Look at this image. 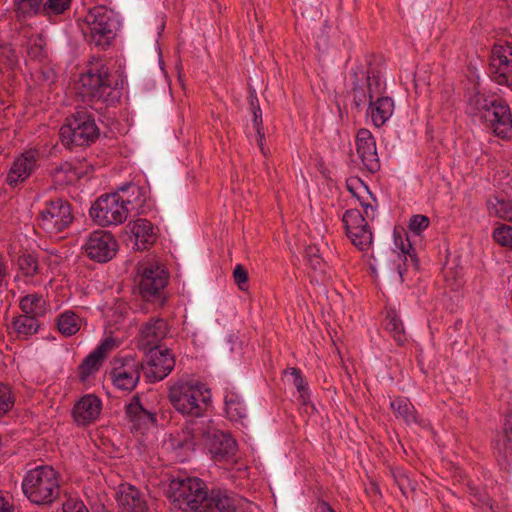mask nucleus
Returning <instances> with one entry per match:
<instances>
[{
    "instance_id": "nucleus-1",
    "label": "nucleus",
    "mask_w": 512,
    "mask_h": 512,
    "mask_svg": "<svg viewBox=\"0 0 512 512\" xmlns=\"http://www.w3.org/2000/svg\"><path fill=\"white\" fill-rule=\"evenodd\" d=\"M167 497L184 512H243V500L226 490L207 489L198 477H177L170 481Z\"/></svg>"
},
{
    "instance_id": "nucleus-2",
    "label": "nucleus",
    "mask_w": 512,
    "mask_h": 512,
    "mask_svg": "<svg viewBox=\"0 0 512 512\" xmlns=\"http://www.w3.org/2000/svg\"><path fill=\"white\" fill-rule=\"evenodd\" d=\"M374 55L366 56L367 68L357 63L350 72L353 105L357 111H362L368 104L367 115L371 117L376 127L383 126L392 116L394 101L391 97L382 96L385 92V83L381 80L380 71L372 67Z\"/></svg>"
},
{
    "instance_id": "nucleus-3",
    "label": "nucleus",
    "mask_w": 512,
    "mask_h": 512,
    "mask_svg": "<svg viewBox=\"0 0 512 512\" xmlns=\"http://www.w3.org/2000/svg\"><path fill=\"white\" fill-rule=\"evenodd\" d=\"M111 77L105 65H90L81 74L78 82L77 90L82 101L98 112L118 103L122 92L112 86Z\"/></svg>"
},
{
    "instance_id": "nucleus-4",
    "label": "nucleus",
    "mask_w": 512,
    "mask_h": 512,
    "mask_svg": "<svg viewBox=\"0 0 512 512\" xmlns=\"http://www.w3.org/2000/svg\"><path fill=\"white\" fill-rule=\"evenodd\" d=\"M466 112L478 117L497 137H512V114L504 100L476 92L468 98Z\"/></svg>"
},
{
    "instance_id": "nucleus-5",
    "label": "nucleus",
    "mask_w": 512,
    "mask_h": 512,
    "mask_svg": "<svg viewBox=\"0 0 512 512\" xmlns=\"http://www.w3.org/2000/svg\"><path fill=\"white\" fill-rule=\"evenodd\" d=\"M168 399L186 417H202L211 402V391L198 380H180L169 387Z\"/></svg>"
},
{
    "instance_id": "nucleus-6",
    "label": "nucleus",
    "mask_w": 512,
    "mask_h": 512,
    "mask_svg": "<svg viewBox=\"0 0 512 512\" xmlns=\"http://www.w3.org/2000/svg\"><path fill=\"white\" fill-rule=\"evenodd\" d=\"M22 490L31 503L50 506L61 494L58 474L51 466H38L27 472Z\"/></svg>"
},
{
    "instance_id": "nucleus-7",
    "label": "nucleus",
    "mask_w": 512,
    "mask_h": 512,
    "mask_svg": "<svg viewBox=\"0 0 512 512\" xmlns=\"http://www.w3.org/2000/svg\"><path fill=\"white\" fill-rule=\"evenodd\" d=\"M60 139L64 146L72 149L74 146H89L100 134L94 116L84 107L76 109L66 117L60 128Z\"/></svg>"
},
{
    "instance_id": "nucleus-8",
    "label": "nucleus",
    "mask_w": 512,
    "mask_h": 512,
    "mask_svg": "<svg viewBox=\"0 0 512 512\" xmlns=\"http://www.w3.org/2000/svg\"><path fill=\"white\" fill-rule=\"evenodd\" d=\"M134 202L123 198L118 193L100 196L90 209V216L100 226L118 225L123 223Z\"/></svg>"
},
{
    "instance_id": "nucleus-9",
    "label": "nucleus",
    "mask_w": 512,
    "mask_h": 512,
    "mask_svg": "<svg viewBox=\"0 0 512 512\" xmlns=\"http://www.w3.org/2000/svg\"><path fill=\"white\" fill-rule=\"evenodd\" d=\"M89 34H85L87 41L103 49L110 45L115 38L117 21L111 10L104 6L91 9L86 16Z\"/></svg>"
},
{
    "instance_id": "nucleus-10",
    "label": "nucleus",
    "mask_w": 512,
    "mask_h": 512,
    "mask_svg": "<svg viewBox=\"0 0 512 512\" xmlns=\"http://www.w3.org/2000/svg\"><path fill=\"white\" fill-rule=\"evenodd\" d=\"M74 215L71 204L61 198L46 202L38 216V225L45 232L58 234L67 229L73 222Z\"/></svg>"
},
{
    "instance_id": "nucleus-11",
    "label": "nucleus",
    "mask_w": 512,
    "mask_h": 512,
    "mask_svg": "<svg viewBox=\"0 0 512 512\" xmlns=\"http://www.w3.org/2000/svg\"><path fill=\"white\" fill-rule=\"evenodd\" d=\"M136 282L140 294L145 301L164 303L163 290L168 283V275L164 269L153 264L138 268Z\"/></svg>"
},
{
    "instance_id": "nucleus-12",
    "label": "nucleus",
    "mask_w": 512,
    "mask_h": 512,
    "mask_svg": "<svg viewBox=\"0 0 512 512\" xmlns=\"http://www.w3.org/2000/svg\"><path fill=\"white\" fill-rule=\"evenodd\" d=\"M111 364L109 376L113 385L121 390L132 391L140 380L142 365L132 357H116Z\"/></svg>"
},
{
    "instance_id": "nucleus-13",
    "label": "nucleus",
    "mask_w": 512,
    "mask_h": 512,
    "mask_svg": "<svg viewBox=\"0 0 512 512\" xmlns=\"http://www.w3.org/2000/svg\"><path fill=\"white\" fill-rule=\"evenodd\" d=\"M488 72L500 85L512 86V44H496L490 54Z\"/></svg>"
},
{
    "instance_id": "nucleus-14",
    "label": "nucleus",
    "mask_w": 512,
    "mask_h": 512,
    "mask_svg": "<svg viewBox=\"0 0 512 512\" xmlns=\"http://www.w3.org/2000/svg\"><path fill=\"white\" fill-rule=\"evenodd\" d=\"M85 255L98 263L111 260L117 251V241L113 235L104 230L92 232L83 246Z\"/></svg>"
},
{
    "instance_id": "nucleus-15",
    "label": "nucleus",
    "mask_w": 512,
    "mask_h": 512,
    "mask_svg": "<svg viewBox=\"0 0 512 512\" xmlns=\"http://www.w3.org/2000/svg\"><path fill=\"white\" fill-rule=\"evenodd\" d=\"M147 377L155 382L163 380L175 367V359L167 348L150 347L147 354Z\"/></svg>"
},
{
    "instance_id": "nucleus-16",
    "label": "nucleus",
    "mask_w": 512,
    "mask_h": 512,
    "mask_svg": "<svg viewBox=\"0 0 512 512\" xmlns=\"http://www.w3.org/2000/svg\"><path fill=\"white\" fill-rule=\"evenodd\" d=\"M38 156L37 150L30 149L17 157L7 174L6 183L11 187H16L28 179L36 169Z\"/></svg>"
},
{
    "instance_id": "nucleus-17",
    "label": "nucleus",
    "mask_w": 512,
    "mask_h": 512,
    "mask_svg": "<svg viewBox=\"0 0 512 512\" xmlns=\"http://www.w3.org/2000/svg\"><path fill=\"white\" fill-rule=\"evenodd\" d=\"M356 150L367 171L375 173L380 169L376 142L368 129L361 128L358 130L356 134Z\"/></svg>"
},
{
    "instance_id": "nucleus-18",
    "label": "nucleus",
    "mask_w": 512,
    "mask_h": 512,
    "mask_svg": "<svg viewBox=\"0 0 512 512\" xmlns=\"http://www.w3.org/2000/svg\"><path fill=\"white\" fill-rule=\"evenodd\" d=\"M116 500L121 512H148L149 506L143 493L135 486L123 483L116 492Z\"/></svg>"
},
{
    "instance_id": "nucleus-19",
    "label": "nucleus",
    "mask_w": 512,
    "mask_h": 512,
    "mask_svg": "<svg viewBox=\"0 0 512 512\" xmlns=\"http://www.w3.org/2000/svg\"><path fill=\"white\" fill-rule=\"evenodd\" d=\"M386 254L392 262V266L385 267L384 263H381L382 267L387 271H393L395 266L401 282L404 281V273L407 271L408 266H413L415 270L419 269V260L414 253V248L410 242H408L407 245L402 243L401 253H397L395 250L390 249Z\"/></svg>"
},
{
    "instance_id": "nucleus-20",
    "label": "nucleus",
    "mask_w": 512,
    "mask_h": 512,
    "mask_svg": "<svg viewBox=\"0 0 512 512\" xmlns=\"http://www.w3.org/2000/svg\"><path fill=\"white\" fill-rule=\"evenodd\" d=\"M115 347L116 343L112 338H106L102 341L80 364V379L85 381L90 375L98 371L107 353Z\"/></svg>"
},
{
    "instance_id": "nucleus-21",
    "label": "nucleus",
    "mask_w": 512,
    "mask_h": 512,
    "mask_svg": "<svg viewBox=\"0 0 512 512\" xmlns=\"http://www.w3.org/2000/svg\"><path fill=\"white\" fill-rule=\"evenodd\" d=\"M101 401L95 395L89 394L82 397L73 407L74 420L79 425H87L94 421L101 412Z\"/></svg>"
},
{
    "instance_id": "nucleus-22",
    "label": "nucleus",
    "mask_w": 512,
    "mask_h": 512,
    "mask_svg": "<svg viewBox=\"0 0 512 512\" xmlns=\"http://www.w3.org/2000/svg\"><path fill=\"white\" fill-rule=\"evenodd\" d=\"M125 414L132 428L141 430L149 424L156 423V414L145 409L140 401L139 395H134L131 401L125 405Z\"/></svg>"
},
{
    "instance_id": "nucleus-23",
    "label": "nucleus",
    "mask_w": 512,
    "mask_h": 512,
    "mask_svg": "<svg viewBox=\"0 0 512 512\" xmlns=\"http://www.w3.org/2000/svg\"><path fill=\"white\" fill-rule=\"evenodd\" d=\"M168 333L167 322L162 318H152L140 329L141 342L145 346L155 347Z\"/></svg>"
},
{
    "instance_id": "nucleus-24",
    "label": "nucleus",
    "mask_w": 512,
    "mask_h": 512,
    "mask_svg": "<svg viewBox=\"0 0 512 512\" xmlns=\"http://www.w3.org/2000/svg\"><path fill=\"white\" fill-rule=\"evenodd\" d=\"M130 231L135 237L136 249L143 251L148 249L156 241L153 224L147 219H137L129 223Z\"/></svg>"
},
{
    "instance_id": "nucleus-25",
    "label": "nucleus",
    "mask_w": 512,
    "mask_h": 512,
    "mask_svg": "<svg viewBox=\"0 0 512 512\" xmlns=\"http://www.w3.org/2000/svg\"><path fill=\"white\" fill-rule=\"evenodd\" d=\"M184 438L178 443L177 447L182 449L194 450L197 441L210 437L207 424L203 421L191 420L185 424L182 429Z\"/></svg>"
},
{
    "instance_id": "nucleus-26",
    "label": "nucleus",
    "mask_w": 512,
    "mask_h": 512,
    "mask_svg": "<svg viewBox=\"0 0 512 512\" xmlns=\"http://www.w3.org/2000/svg\"><path fill=\"white\" fill-rule=\"evenodd\" d=\"M236 450L237 443L230 435L224 432L213 434L210 451L216 460L229 459L235 455Z\"/></svg>"
},
{
    "instance_id": "nucleus-27",
    "label": "nucleus",
    "mask_w": 512,
    "mask_h": 512,
    "mask_svg": "<svg viewBox=\"0 0 512 512\" xmlns=\"http://www.w3.org/2000/svg\"><path fill=\"white\" fill-rule=\"evenodd\" d=\"M499 461L512 462V412L505 415L502 435L495 441Z\"/></svg>"
},
{
    "instance_id": "nucleus-28",
    "label": "nucleus",
    "mask_w": 512,
    "mask_h": 512,
    "mask_svg": "<svg viewBox=\"0 0 512 512\" xmlns=\"http://www.w3.org/2000/svg\"><path fill=\"white\" fill-rule=\"evenodd\" d=\"M225 411L228 418L234 422H242L247 417V406L240 394L229 390L224 396Z\"/></svg>"
},
{
    "instance_id": "nucleus-29",
    "label": "nucleus",
    "mask_w": 512,
    "mask_h": 512,
    "mask_svg": "<svg viewBox=\"0 0 512 512\" xmlns=\"http://www.w3.org/2000/svg\"><path fill=\"white\" fill-rule=\"evenodd\" d=\"M390 407L397 418L403 419L407 424L422 425L416 410L408 398L397 397L390 403Z\"/></svg>"
},
{
    "instance_id": "nucleus-30",
    "label": "nucleus",
    "mask_w": 512,
    "mask_h": 512,
    "mask_svg": "<svg viewBox=\"0 0 512 512\" xmlns=\"http://www.w3.org/2000/svg\"><path fill=\"white\" fill-rule=\"evenodd\" d=\"M40 323L37 318L26 314H21L13 318L12 328L18 339H28L39 330Z\"/></svg>"
},
{
    "instance_id": "nucleus-31",
    "label": "nucleus",
    "mask_w": 512,
    "mask_h": 512,
    "mask_svg": "<svg viewBox=\"0 0 512 512\" xmlns=\"http://www.w3.org/2000/svg\"><path fill=\"white\" fill-rule=\"evenodd\" d=\"M488 212L491 216L512 222V201L500 195H493L487 201Z\"/></svg>"
},
{
    "instance_id": "nucleus-32",
    "label": "nucleus",
    "mask_w": 512,
    "mask_h": 512,
    "mask_svg": "<svg viewBox=\"0 0 512 512\" xmlns=\"http://www.w3.org/2000/svg\"><path fill=\"white\" fill-rule=\"evenodd\" d=\"M20 308L24 314L38 319L46 313V302L39 294H29L21 298Z\"/></svg>"
},
{
    "instance_id": "nucleus-33",
    "label": "nucleus",
    "mask_w": 512,
    "mask_h": 512,
    "mask_svg": "<svg viewBox=\"0 0 512 512\" xmlns=\"http://www.w3.org/2000/svg\"><path fill=\"white\" fill-rule=\"evenodd\" d=\"M383 325L384 328L391 333L397 345L402 346L406 342L407 338L403 323L395 310L390 309L387 311Z\"/></svg>"
},
{
    "instance_id": "nucleus-34",
    "label": "nucleus",
    "mask_w": 512,
    "mask_h": 512,
    "mask_svg": "<svg viewBox=\"0 0 512 512\" xmlns=\"http://www.w3.org/2000/svg\"><path fill=\"white\" fill-rule=\"evenodd\" d=\"M80 318L72 311H65L57 317V327L64 336H72L80 329Z\"/></svg>"
},
{
    "instance_id": "nucleus-35",
    "label": "nucleus",
    "mask_w": 512,
    "mask_h": 512,
    "mask_svg": "<svg viewBox=\"0 0 512 512\" xmlns=\"http://www.w3.org/2000/svg\"><path fill=\"white\" fill-rule=\"evenodd\" d=\"M346 233L353 245L361 251L367 250L372 244L373 235L368 223L357 227V230H349Z\"/></svg>"
},
{
    "instance_id": "nucleus-36",
    "label": "nucleus",
    "mask_w": 512,
    "mask_h": 512,
    "mask_svg": "<svg viewBox=\"0 0 512 512\" xmlns=\"http://www.w3.org/2000/svg\"><path fill=\"white\" fill-rule=\"evenodd\" d=\"M284 374L291 375L293 377V385L296 387L299 392L300 399L302 400V404L306 405L309 402V389L307 386V382L304 380L302 376V372L299 368L292 367L284 370Z\"/></svg>"
},
{
    "instance_id": "nucleus-37",
    "label": "nucleus",
    "mask_w": 512,
    "mask_h": 512,
    "mask_svg": "<svg viewBox=\"0 0 512 512\" xmlns=\"http://www.w3.org/2000/svg\"><path fill=\"white\" fill-rule=\"evenodd\" d=\"M391 472L395 483L404 496L408 497L409 494L416 491L417 482L412 481L404 470L396 468L395 470L392 469Z\"/></svg>"
},
{
    "instance_id": "nucleus-38",
    "label": "nucleus",
    "mask_w": 512,
    "mask_h": 512,
    "mask_svg": "<svg viewBox=\"0 0 512 512\" xmlns=\"http://www.w3.org/2000/svg\"><path fill=\"white\" fill-rule=\"evenodd\" d=\"M18 267L24 276L33 277L39 272V263L36 255L24 253L18 257Z\"/></svg>"
},
{
    "instance_id": "nucleus-39",
    "label": "nucleus",
    "mask_w": 512,
    "mask_h": 512,
    "mask_svg": "<svg viewBox=\"0 0 512 512\" xmlns=\"http://www.w3.org/2000/svg\"><path fill=\"white\" fill-rule=\"evenodd\" d=\"M72 0H46L42 7V16L51 17L63 14L71 6Z\"/></svg>"
},
{
    "instance_id": "nucleus-40",
    "label": "nucleus",
    "mask_w": 512,
    "mask_h": 512,
    "mask_svg": "<svg viewBox=\"0 0 512 512\" xmlns=\"http://www.w3.org/2000/svg\"><path fill=\"white\" fill-rule=\"evenodd\" d=\"M15 11L21 15H41L43 0H16Z\"/></svg>"
},
{
    "instance_id": "nucleus-41",
    "label": "nucleus",
    "mask_w": 512,
    "mask_h": 512,
    "mask_svg": "<svg viewBox=\"0 0 512 512\" xmlns=\"http://www.w3.org/2000/svg\"><path fill=\"white\" fill-rule=\"evenodd\" d=\"M346 232L349 230H357V227L367 224L364 216L358 209L347 210L342 218Z\"/></svg>"
},
{
    "instance_id": "nucleus-42",
    "label": "nucleus",
    "mask_w": 512,
    "mask_h": 512,
    "mask_svg": "<svg viewBox=\"0 0 512 512\" xmlns=\"http://www.w3.org/2000/svg\"><path fill=\"white\" fill-rule=\"evenodd\" d=\"M493 238L499 245L512 249V226L501 225L496 228Z\"/></svg>"
},
{
    "instance_id": "nucleus-43",
    "label": "nucleus",
    "mask_w": 512,
    "mask_h": 512,
    "mask_svg": "<svg viewBox=\"0 0 512 512\" xmlns=\"http://www.w3.org/2000/svg\"><path fill=\"white\" fill-rule=\"evenodd\" d=\"M45 40L42 35H37L30 43L27 53L31 59L42 61L45 57Z\"/></svg>"
},
{
    "instance_id": "nucleus-44",
    "label": "nucleus",
    "mask_w": 512,
    "mask_h": 512,
    "mask_svg": "<svg viewBox=\"0 0 512 512\" xmlns=\"http://www.w3.org/2000/svg\"><path fill=\"white\" fill-rule=\"evenodd\" d=\"M249 103L251 112L253 113V124L256 129V132L260 133L259 128L261 129L262 122V111L259 105V100L255 90L250 91L249 93Z\"/></svg>"
},
{
    "instance_id": "nucleus-45",
    "label": "nucleus",
    "mask_w": 512,
    "mask_h": 512,
    "mask_svg": "<svg viewBox=\"0 0 512 512\" xmlns=\"http://www.w3.org/2000/svg\"><path fill=\"white\" fill-rule=\"evenodd\" d=\"M14 406V398L7 385L0 383V416L5 415Z\"/></svg>"
},
{
    "instance_id": "nucleus-46",
    "label": "nucleus",
    "mask_w": 512,
    "mask_h": 512,
    "mask_svg": "<svg viewBox=\"0 0 512 512\" xmlns=\"http://www.w3.org/2000/svg\"><path fill=\"white\" fill-rule=\"evenodd\" d=\"M430 224V220L425 215H413L409 221V229L414 232L416 235H420L422 231L428 228Z\"/></svg>"
},
{
    "instance_id": "nucleus-47",
    "label": "nucleus",
    "mask_w": 512,
    "mask_h": 512,
    "mask_svg": "<svg viewBox=\"0 0 512 512\" xmlns=\"http://www.w3.org/2000/svg\"><path fill=\"white\" fill-rule=\"evenodd\" d=\"M55 172L56 174L65 173L67 176V182H72L83 176V172L79 171L78 168H76L69 162L61 164L59 167L55 169Z\"/></svg>"
},
{
    "instance_id": "nucleus-48",
    "label": "nucleus",
    "mask_w": 512,
    "mask_h": 512,
    "mask_svg": "<svg viewBox=\"0 0 512 512\" xmlns=\"http://www.w3.org/2000/svg\"><path fill=\"white\" fill-rule=\"evenodd\" d=\"M233 278L241 291L248 290V272L243 265L238 264L233 271Z\"/></svg>"
},
{
    "instance_id": "nucleus-49",
    "label": "nucleus",
    "mask_w": 512,
    "mask_h": 512,
    "mask_svg": "<svg viewBox=\"0 0 512 512\" xmlns=\"http://www.w3.org/2000/svg\"><path fill=\"white\" fill-rule=\"evenodd\" d=\"M62 512H89V510L81 500L68 498L62 504Z\"/></svg>"
},
{
    "instance_id": "nucleus-50",
    "label": "nucleus",
    "mask_w": 512,
    "mask_h": 512,
    "mask_svg": "<svg viewBox=\"0 0 512 512\" xmlns=\"http://www.w3.org/2000/svg\"><path fill=\"white\" fill-rule=\"evenodd\" d=\"M236 337L234 335H229L227 338L221 340L218 344L219 352L222 355H226L228 352L233 351V346L235 343Z\"/></svg>"
},
{
    "instance_id": "nucleus-51",
    "label": "nucleus",
    "mask_w": 512,
    "mask_h": 512,
    "mask_svg": "<svg viewBox=\"0 0 512 512\" xmlns=\"http://www.w3.org/2000/svg\"><path fill=\"white\" fill-rule=\"evenodd\" d=\"M120 190L123 193L131 191L132 195H137L134 202H137L139 205H141L144 202V199L140 198L141 196H143L141 187L134 185V184H128V185L121 187Z\"/></svg>"
},
{
    "instance_id": "nucleus-52",
    "label": "nucleus",
    "mask_w": 512,
    "mask_h": 512,
    "mask_svg": "<svg viewBox=\"0 0 512 512\" xmlns=\"http://www.w3.org/2000/svg\"><path fill=\"white\" fill-rule=\"evenodd\" d=\"M0 512H15L14 505L0 494Z\"/></svg>"
},
{
    "instance_id": "nucleus-53",
    "label": "nucleus",
    "mask_w": 512,
    "mask_h": 512,
    "mask_svg": "<svg viewBox=\"0 0 512 512\" xmlns=\"http://www.w3.org/2000/svg\"><path fill=\"white\" fill-rule=\"evenodd\" d=\"M309 263L311 265V267L314 269V270H322L323 268V261L322 259L317 256V255H309Z\"/></svg>"
},
{
    "instance_id": "nucleus-54",
    "label": "nucleus",
    "mask_w": 512,
    "mask_h": 512,
    "mask_svg": "<svg viewBox=\"0 0 512 512\" xmlns=\"http://www.w3.org/2000/svg\"><path fill=\"white\" fill-rule=\"evenodd\" d=\"M7 265L4 261L2 254L0 253V287L3 285L6 277H7Z\"/></svg>"
},
{
    "instance_id": "nucleus-55",
    "label": "nucleus",
    "mask_w": 512,
    "mask_h": 512,
    "mask_svg": "<svg viewBox=\"0 0 512 512\" xmlns=\"http://www.w3.org/2000/svg\"><path fill=\"white\" fill-rule=\"evenodd\" d=\"M259 130H260V133H259V132H256V133H257V141H258V145H259V148H260V150H261L262 154H263L264 156H266V155H267V151H266V149H265V147H264V143H263L264 138H265V134H264V127H263V125H261V129L259 128Z\"/></svg>"
},
{
    "instance_id": "nucleus-56",
    "label": "nucleus",
    "mask_w": 512,
    "mask_h": 512,
    "mask_svg": "<svg viewBox=\"0 0 512 512\" xmlns=\"http://www.w3.org/2000/svg\"><path fill=\"white\" fill-rule=\"evenodd\" d=\"M321 510L322 512H335V510L326 502H322Z\"/></svg>"
},
{
    "instance_id": "nucleus-57",
    "label": "nucleus",
    "mask_w": 512,
    "mask_h": 512,
    "mask_svg": "<svg viewBox=\"0 0 512 512\" xmlns=\"http://www.w3.org/2000/svg\"><path fill=\"white\" fill-rule=\"evenodd\" d=\"M361 205L364 207L366 215H368V208L373 210V207L370 204H365V203L361 202Z\"/></svg>"
},
{
    "instance_id": "nucleus-58",
    "label": "nucleus",
    "mask_w": 512,
    "mask_h": 512,
    "mask_svg": "<svg viewBox=\"0 0 512 512\" xmlns=\"http://www.w3.org/2000/svg\"><path fill=\"white\" fill-rule=\"evenodd\" d=\"M347 188L348 190L354 195L356 196L358 199L359 197L357 196V194L355 193L354 189L352 188V185L350 183H347Z\"/></svg>"
},
{
    "instance_id": "nucleus-59",
    "label": "nucleus",
    "mask_w": 512,
    "mask_h": 512,
    "mask_svg": "<svg viewBox=\"0 0 512 512\" xmlns=\"http://www.w3.org/2000/svg\"><path fill=\"white\" fill-rule=\"evenodd\" d=\"M462 325H463L462 321H461V320H459V321H457V322L455 323V325H454L453 329H454V330H456L458 326H462Z\"/></svg>"
}]
</instances>
